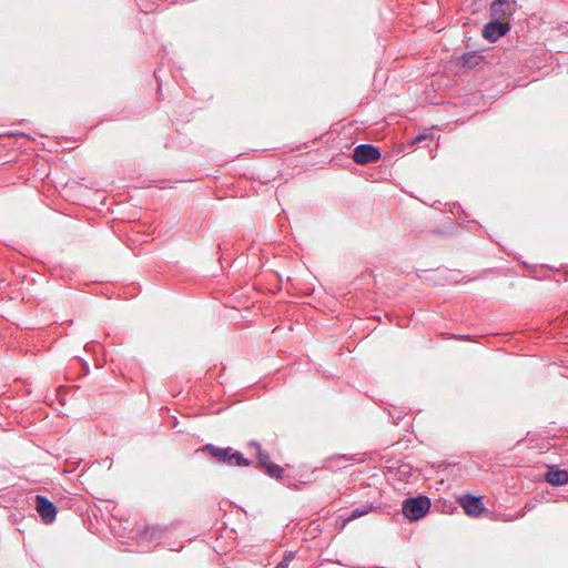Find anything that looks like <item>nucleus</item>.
I'll use <instances>...</instances> for the list:
<instances>
[{
  "label": "nucleus",
  "mask_w": 568,
  "mask_h": 568,
  "mask_svg": "<svg viewBox=\"0 0 568 568\" xmlns=\"http://www.w3.org/2000/svg\"><path fill=\"white\" fill-rule=\"evenodd\" d=\"M430 500L426 496L408 498L403 503V514L409 520L423 518L429 510Z\"/></svg>",
  "instance_id": "nucleus-1"
},
{
  "label": "nucleus",
  "mask_w": 568,
  "mask_h": 568,
  "mask_svg": "<svg viewBox=\"0 0 568 568\" xmlns=\"http://www.w3.org/2000/svg\"><path fill=\"white\" fill-rule=\"evenodd\" d=\"M516 11L515 0H495L490 6L491 17L496 20H508Z\"/></svg>",
  "instance_id": "nucleus-2"
},
{
  "label": "nucleus",
  "mask_w": 568,
  "mask_h": 568,
  "mask_svg": "<svg viewBox=\"0 0 568 568\" xmlns=\"http://www.w3.org/2000/svg\"><path fill=\"white\" fill-rule=\"evenodd\" d=\"M381 158V152L377 148L371 144H361L355 148L353 159L357 164H367L376 162Z\"/></svg>",
  "instance_id": "nucleus-3"
},
{
  "label": "nucleus",
  "mask_w": 568,
  "mask_h": 568,
  "mask_svg": "<svg viewBox=\"0 0 568 568\" xmlns=\"http://www.w3.org/2000/svg\"><path fill=\"white\" fill-rule=\"evenodd\" d=\"M36 509L45 524H50L54 520L57 508L53 503L45 497L40 495L36 497Z\"/></svg>",
  "instance_id": "nucleus-4"
},
{
  "label": "nucleus",
  "mask_w": 568,
  "mask_h": 568,
  "mask_svg": "<svg viewBox=\"0 0 568 568\" xmlns=\"http://www.w3.org/2000/svg\"><path fill=\"white\" fill-rule=\"evenodd\" d=\"M509 30L507 22L501 20H494L487 23L483 29V37L489 41H496Z\"/></svg>",
  "instance_id": "nucleus-5"
},
{
  "label": "nucleus",
  "mask_w": 568,
  "mask_h": 568,
  "mask_svg": "<svg viewBox=\"0 0 568 568\" xmlns=\"http://www.w3.org/2000/svg\"><path fill=\"white\" fill-rule=\"evenodd\" d=\"M459 504L465 513L473 517H478L485 510V506L479 497L465 495L459 498Z\"/></svg>",
  "instance_id": "nucleus-6"
},
{
  "label": "nucleus",
  "mask_w": 568,
  "mask_h": 568,
  "mask_svg": "<svg viewBox=\"0 0 568 568\" xmlns=\"http://www.w3.org/2000/svg\"><path fill=\"white\" fill-rule=\"evenodd\" d=\"M545 480L552 486H564L568 484V470L559 469L556 466H548L545 474Z\"/></svg>",
  "instance_id": "nucleus-7"
},
{
  "label": "nucleus",
  "mask_w": 568,
  "mask_h": 568,
  "mask_svg": "<svg viewBox=\"0 0 568 568\" xmlns=\"http://www.w3.org/2000/svg\"><path fill=\"white\" fill-rule=\"evenodd\" d=\"M202 452L207 453L210 456L215 458L219 463L227 464L229 456L232 453V448H220L211 444L205 445Z\"/></svg>",
  "instance_id": "nucleus-8"
},
{
  "label": "nucleus",
  "mask_w": 568,
  "mask_h": 568,
  "mask_svg": "<svg viewBox=\"0 0 568 568\" xmlns=\"http://www.w3.org/2000/svg\"><path fill=\"white\" fill-rule=\"evenodd\" d=\"M227 465L229 466H250L251 462L248 459L244 458L241 453L234 452L232 449V453L227 459Z\"/></svg>",
  "instance_id": "nucleus-9"
},
{
  "label": "nucleus",
  "mask_w": 568,
  "mask_h": 568,
  "mask_svg": "<svg viewBox=\"0 0 568 568\" xmlns=\"http://www.w3.org/2000/svg\"><path fill=\"white\" fill-rule=\"evenodd\" d=\"M251 446H253L254 448H256L257 450V460H258V465L264 468L271 460H270V455L265 452L262 450L261 446L258 443H251Z\"/></svg>",
  "instance_id": "nucleus-10"
},
{
  "label": "nucleus",
  "mask_w": 568,
  "mask_h": 568,
  "mask_svg": "<svg viewBox=\"0 0 568 568\" xmlns=\"http://www.w3.org/2000/svg\"><path fill=\"white\" fill-rule=\"evenodd\" d=\"M264 469H265V471H266L271 477H274V478H281V477H282V475H283V471H284V469H283L281 466H278V465H276V464H274V463H272V462H270V463L264 467Z\"/></svg>",
  "instance_id": "nucleus-11"
},
{
  "label": "nucleus",
  "mask_w": 568,
  "mask_h": 568,
  "mask_svg": "<svg viewBox=\"0 0 568 568\" xmlns=\"http://www.w3.org/2000/svg\"><path fill=\"white\" fill-rule=\"evenodd\" d=\"M460 62L465 67H475L479 63V57L476 54H465L460 58Z\"/></svg>",
  "instance_id": "nucleus-12"
},
{
  "label": "nucleus",
  "mask_w": 568,
  "mask_h": 568,
  "mask_svg": "<svg viewBox=\"0 0 568 568\" xmlns=\"http://www.w3.org/2000/svg\"><path fill=\"white\" fill-rule=\"evenodd\" d=\"M364 514H366V510H358V509H356V510L353 511V514H352L349 519L357 518V517H359V516H362Z\"/></svg>",
  "instance_id": "nucleus-13"
},
{
  "label": "nucleus",
  "mask_w": 568,
  "mask_h": 568,
  "mask_svg": "<svg viewBox=\"0 0 568 568\" xmlns=\"http://www.w3.org/2000/svg\"><path fill=\"white\" fill-rule=\"evenodd\" d=\"M428 138L427 134H420L418 136H416L414 140H413V143H417V142H420L422 140Z\"/></svg>",
  "instance_id": "nucleus-14"
},
{
  "label": "nucleus",
  "mask_w": 568,
  "mask_h": 568,
  "mask_svg": "<svg viewBox=\"0 0 568 568\" xmlns=\"http://www.w3.org/2000/svg\"><path fill=\"white\" fill-rule=\"evenodd\" d=\"M282 567H283V565H282V564H280L278 566H276V568H282Z\"/></svg>",
  "instance_id": "nucleus-15"
}]
</instances>
